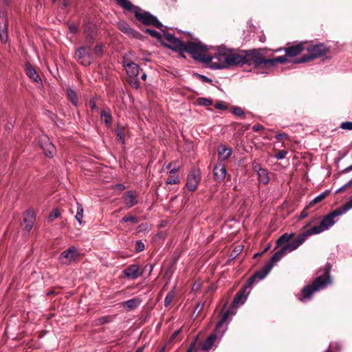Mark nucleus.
Masks as SVG:
<instances>
[{
	"label": "nucleus",
	"mask_w": 352,
	"mask_h": 352,
	"mask_svg": "<svg viewBox=\"0 0 352 352\" xmlns=\"http://www.w3.org/2000/svg\"><path fill=\"white\" fill-rule=\"evenodd\" d=\"M25 73H26L27 76L33 80L34 82H38L39 80H41V78H39L38 75L37 74L36 70L30 64H28L26 66Z\"/></svg>",
	"instance_id": "393cba45"
},
{
	"label": "nucleus",
	"mask_w": 352,
	"mask_h": 352,
	"mask_svg": "<svg viewBox=\"0 0 352 352\" xmlns=\"http://www.w3.org/2000/svg\"><path fill=\"white\" fill-rule=\"evenodd\" d=\"M294 233H284L276 241V248L283 245L278 251H277L270 258L269 262L266 263L261 270L256 272L253 276L250 277L247 280V283L251 287L254 283H257L263 280L272 270L274 265L279 261L285 254L296 250L307 240L306 236L302 232L292 242L289 241L294 237Z\"/></svg>",
	"instance_id": "f257e3e1"
},
{
	"label": "nucleus",
	"mask_w": 352,
	"mask_h": 352,
	"mask_svg": "<svg viewBox=\"0 0 352 352\" xmlns=\"http://www.w3.org/2000/svg\"><path fill=\"white\" fill-rule=\"evenodd\" d=\"M124 274L129 278L134 280L140 276L142 272L138 265H131L123 271Z\"/></svg>",
	"instance_id": "f3484780"
},
{
	"label": "nucleus",
	"mask_w": 352,
	"mask_h": 352,
	"mask_svg": "<svg viewBox=\"0 0 352 352\" xmlns=\"http://www.w3.org/2000/svg\"><path fill=\"white\" fill-rule=\"evenodd\" d=\"M131 11L133 12L135 18L142 23L145 25H153L157 28L162 27V24L160 21L149 12L143 11L139 8H136L135 6Z\"/></svg>",
	"instance_id": "6e6552de"
},
{
	"label": "nucleus",
	"mask_w": 352,
	"mask_h": 352,
	"mask_svg": "<svg viewBox=\"0 0 352 352\" xmlns=\"http://www.w3.org/2000/svg\"><path fill=\"white\" fill-rule=\"evenodd\" d=\"M144 249V244L141 241H136L135 250L137 252H142Z\"/></svg>",
	"instance_id": "de8ad7c7"
},
{
	"label": "nucleus",
	"mask_w": 352,
	"mask_h": 352,
	"mask_svg": "<svg viewBox=\"0 0 352 352\" xmlns=\"http://www.w3.org/2000/svg\"><path fill=\"white\" fill-rule=\"evenodd\" d=\"M232 153V150L224 145H221L218 149L219 157L221 160L228 159Z\"/></svg>",
	"instance_id": "5701e85b"
},
{
	"label": "nucleus",
	"mask_w": 352,
	"mask_h": 352,
	"mask_svg": "<svg viewBox=\"0 0 352 352\" xmlns=\"http://www.w3.org/2000/svg\"><path fill=\"white\" fill-rule=\"evenodd\" d=\"M83 212L84 210L82 206L80 203L77 202V210L75 218L80 225L82 223Z\"/></svg>",
	"instance_id": "cd10ccee"
},
{
	"label": "nucleus",
	"mask_w": 352,
	"mask_h": 352,
	"mask_svg": "<svg viewBox=\"0 0 352 352\" xmlns=\"http://www.w3.org/2000/svg\"><path fill=\"white\" fill-rule=\"evenodd\" d=\"M62 6L64 8H66L69 6V0H62Z\"/></svg>",
	"instance_id": "338daca9"
},
{
	"label": "nucleus",
	"mask_w": 352,
	"mask_h": 352,
	"mask_svg": "<svg viewBox=\"0 0 352 352\" xmlns=\"http://www.w3.org/2000/svg\"><path fill=\"white\" fill-rule=\"evenodd\" d=\"M201 77L204 79V80L206 82H212V80L208 78V77L206 76H201Z\"/></svg>",
	"instance_id": "774afa93"
},
{
	"label": "nucleus",
	"mask_w": 352,
	"mask_h": 352,
	"mask_svg": "<svg viewBox=\"0 0 352 352\" xmlns=\"http://www.w3.org/2000/svg\"><path fill=\"white\" fill-rule=\"evenodd\" d=\"M217 340V336L214 333L210 335L207 339L202 343L200 347L201 351H208L213 346Z\"/></svg>",
	"instance_id": "412c9836"
},
{
	"label": "nucleus",
	"mask_w": 352,
	"mask_h": 352,
	"mask_svg": "<svg viewBox=\"0 0 352 352\" xmlns=\"http://www.w3.org/2000/svg\"><path fill=\"white\" fill-rule=\"evenodd\" d=\"M121 223H131L132 224H137L140 222V219L138 217L128 214L124 216L120 221Z\"/></svg>",
	"instance_id": "c756f323"
},
{
	"label": "nucleus",
	"mask_w": 352,
	"mask_h": 352,
	"mask_svg": "<svg viewBox=\"0 0 352 352\" xmlns=\"http://www.w3.org/2000/svg\"><path fill=\"white\" fill-rule=\"evenodd\" d=\"M330 265L327 264L322 275L318 276L311 285H307L302 289V294L298 297L301 302L309 300L313 294L324 289L331 283L330 277Z\"/></svg>",
	"instance_id": "39448f33"
},
{
	"label": "nucleus",
	"mask_w": 352,
	"mask_h": 352,
	"mask_svg": "<svg viewBox=\"0 0 352 352\" xmlns=\"http://www.w3.org/2000/svg\"><path fill=\"white\" fill-rule=\"evenodd\" d=\"M130 79L131 80L129 81V83L131 85V87L136 89H138V87L140 86V82H139V80H138V78H130Z\"/></svg>",
	"instance_id": "09e8293b"
},
{
	"label": "nucleus",
	"mask_w": 352,
	"mask_h": 352,
	"mask_svg": "<svg viewBox=\"0 0 352 352\" xmlns=\"http://www.w3.org/2000/svg\"><path fill=\"white\" fill-rule=\"evenodd\" d=\"M287 154V151H285V150H281V151H279L276 155H275V158L277 159V160H283L284 159L286 155Z\"/></svg>",
	"instance_id": "c03bdc74"
},
{
	"label": "nucleus",
	"mask_w": 352,
	"mask_h": 352,
	"mask_svg": "<svg viewBox=\"0 0 352 352\" xmlns=\"http://www.w3.org/2000/svg\"><path fill=\"white\" fill-rule=\"evenodd\" d=\"M258 180L261 183L266 185L270 182V177L268 176V172L266 169L263 168L257 173Z\"/></svg>",
	"instance_id": "a878e982"
},
{
	"label": "nucleus",
	"mask_w": 352,
	"mask_h": 352,
	"mask_svg": "<svg viewBox=\"0 0 352 352\" xmlns=\"http://www.w3.org/2000/svg\"><path fill=\"white\" fill-rule=\"evenodd\" d=\"M112 317L110 316H104L100 317L96 320V325H102L106 323H109L111 321Z\"/></svg>",
	"instance_id": "f704fd0d"
},
{
	"label": "nucleus",
	"mask_w": 352,
	"mask_h": 352,
	"mask_svg": "<svg viewBox=\"0 0 352 352\" xmlns=\"http://www.w3.org/2000/svg\"><path fill=\"white\" fill-rule=\"evenodd\" d=\"M283 50L288 58H293L300 54L305 50V47L303 43H300L285 47Z\"/></svg>",
	"instance_id": "2eb2a0df"
},
{
	"label": "nucleus",
	"mask_w": 352,
	"mask_h": 352,
	"mask_svg": "<svg viewBox=\"0 0 352 352\" xmlns=\"http://www.w3.org/2000/svg\"><path fill=\"white\" fill-rule=\"evenodd\" d=\"M68 29L71 33L76 34L78 31V26L74 23H69Z\"/></svg>",
	"instance_id": "8fccbe9b"
},
{
	"label": "nucleus",
	"mask_w": 352,
	"mask_h": 352,
	"mask_svg": "<svg viewBox=\"0 0 352 352\" xmlns=\"http://www.w3.org/2000/svg\"><path fill=\"white\" fill-rule=\"evenodd\" d=\"M8 19L6 16L0 12V38L3 43H6L8 41Z\"/></svg>",
	"instance_id": "dca6fc26"
},
{
	"label": "nucleus",
	"mask_w": 352,
	"mask_h": 352,
	"mask_svg": "<svg viewBox=\"0 0 352 352\" xmlns=\"http://www.w3.org/2000/svg\"><path fill=\"white\" fill-rule=\"evenodd\" d=\"M39 144L46 156L52 157L56 153V148L48 137L45 135L41 136Z\"/></svg>",
	"instance_id": "ddd939ff"
},
{
	"label": "nucleus",
	"mask_w": 352,
	"mask_h": 352,
	"mask_svg": "<svg viewBox=\"0 0 352 352\" xmlns=\"http://www.w3.org/2000/svg\"><path fill=\"white\" fill-rule=\"evenodd\" d=\"M118 29L122 31V32L130 35L133 36L134 35V31L133 29H131L129 25L124 21H120L118 23Z\"/></svg>",
	"instance_id": "b1692460"
},
{
	"label": "nucleus",
	"mask_w": 352,
	"mask_h": 352,
	"mask_svg": "<svg viewBox=\"0 0 352 352\" xmlns=\"http://www.w3.org/2000/svg\"><path fill=\"white\" fill-rule=\"evenodd\" d=\"M101 119L105 123V124L109 126L111 124V116L109 113L106 112L104 110L101 112Z\"/></svg>",
	"instance_id": "473e14b6"
},
{
	"label": "nucleus",
	"mask_w": 352,
	"mask_h": 352,
	"mask_svg": "<svg viewBox=\"0 0 352 352\" xmlns=\"http://www.w3.org/2000/svg\"><path fill=\"white\" fill-rule=\"evenodd\" d=\"M232 113L236 116H242L244 115L243 109L238 107H233Z\"/></svg>",
	"instance_id": "49530a36"
},
{
	"label": "nucleus",
	"mask_w": 352,
	"mask_h": 352,
	"mask_svg": "<svg viewBox=\"0 0 352 352\" xmlns=\"http://www.w3.org/2000/svg\"><path fill=\"white\" fill-rule=\"evenodd\" d=\"M122 197L128 208H130L138 204L137 197L131 190L125 192Z\"/></svg>",
	"instance_id": "6ab92c4d"
},
{
	"label": "nucleus",
	"mask_w": 352,
	"mask_h": 352,
	"mask_svg": "<svg viewBox=\"0 0 352 352\" xmlns=\"http://www.w3.org/2000/svg\"><path fill=\"white\" fill-rule=\"evenodd\" d=\"M252 50L239 53L236 50L219 46L217 47L214 54L210 55L212 60L209 61V63L210 67L214 69L228 68L230 66L239 64L252 65Z\"/></svg>",
	"instance_id": "f03ea898"
},
{
	"label": "nucleus",
	"mask_w": 352,
	"mask_h": 352,
	"mask_svg": "<svg viewBox=\"0 0 352 352\" xmlns=\"http://www.w3.org/2000/svg\"><path fill=\"white\" fill-rule=\"evenodd\" d=\"M213 174L214 179L218 182H221L225 179L226 169L222 164L217 165L214 167Z\"/></svg>",
	"instance_id": "aec40b11"
},
{
	"label": "nucleus",
	"mask_w": 352,
	"mask_h": 352,
	"mask_svg": "<svg viewBox=\"0 0 352 352\" xmlns=\"http://www.w3.org/2000/svg\"><path fill=\"white\" fill-rule=\"evenodd\" d=\"M320 219V217H316L315 218H314L311 221H310L309 222H308L307 223H306L304 226H303V229H306L307 227L310 226L316 220H318Z\"/></svg>",
	"instance_id": "052dcab7"
},
{
	"label": "nucleus",
	"mask_w": 352,
	"mask_h": 352,
	"mask_svg": "<svg viewBox=\"0 0 352 352\" xmlns=\"http://www.w3.org/2000/svg\"><path fill=\"white\" fill-rule=\"evenodd\" d=\"M352 208V197L343 206L336 208L331 213L326 215L320 221V224L303 232L307 238L314 234H318L329 230L335 223V218L346 213Z\"/></svg>",
	"instance_id": "7ed1b4c3"
},
{
	"label": "nucleus",
	"mask_w": 352,
	"mask_h": 352,
	"mask_svg": "<svg viewBox=\"0 0 352 352\" xmlns=\"http://www.w3.org/2000/svg\"><path fill=\"white\" fill-rule=\"evenodd\" d=\"M92 52L95 58L100 56L102 54V46L101 45H96L95 48L92 50Z\"/></svg>",
	"instance_id": "4c0bfd02"
},
{
	"label": "nucleus",
	"mask_w": 352,
	"mask_h": 352,
	"mask_svg": "<svg viewBox=\"0 0 352 352\" xmlns=\"http://www.w3.org/2000/svg\"><path fill=\"white\" fill-rule=\"evenodd\" d=\"M229 314H230V311H228V310H227L226 312H224L222 314L221 319L217 324L216 329L220 328L226 322V320L229 316Z\"/></svg>",
	"instance_id": "c9c22d12"
},
{
	"label": "nucleus",
	"mask_w": 352,
	"mask_h": 352,
	"mask_svg": "<svg viewBox=\"0 0 352 352\" xmlns=\"http://www.w3.org/2000/svg\"><path fill=\"white\" fill-rule=\"evenodd\" d=\"M75 57L80 64L85 66L89 65L96 59L92 49L88 46L78 48L75 53Z\"/></svg>",
	"instance_id": "1a4fd4ad"
},
{
	"label": "nucleus",
	"mask_w": 352,
	"mask_h": 352,
	"mask_svg": "<svg viewBox=\"0 0 352 352\" xmlns=\"http://www.w3.org/2000/svg\"><path fill=\"white\" fill-rule=\"evenodd\" d=\"M186 352H207L201 351L199 348L196 346V340H195L194 342L190 344L188 349Z\"/></svg>",
	"instance_id": "58836bf2"
},
{
	"label": "nucleus",
	"mask_w": 352,
	"mask_h": 352,
	"mask_svg": "<svg viewBox=\"0 0 352 352\" xmlns=\"http://www.w3.org/2000/svg\"><path fill=\"white\" fill-rule=\"evenodd\" d=\"M251 288L252 287L246 283L234 296L232 302L233 306L243 305L245 302Z\"/></svg>",
	"instance_id": "4468645a"
},
{
	"label": "nucleus",
	"mask_w": 352,
	"mask_h": 352,
	"mask_svg": "<svg viewBox=\"0 0 352 352\" xmlns=\"http://www.w3.org/2000/svg\"><path fill=\"white\" fill-rule=\"evenodd\" d=\"M89 106L93 110H97L96 104L94 100L89 102Z\"/></svg>",
	"instance_id": "69168bd1"
},
{
	"label": "nucleus",
	"mask_w": 352,
	"mask_h": 352,
	"mask_svg": "<svg viewBox=\"0 0 352 352\" xmlns=\"http://www.w3.org/2000/svg\"><path fill=\"white\" fill-rule=\"evenodd\" d=\"M329 194V190H326L319 195L316 196L313 200H311L309 203V206H313L316 204H318L322 201Z\"/></svg>",
	"instance_id": "c85d7f7f"
},
{
	"label": "nucleus",
	"mask_w": 352,
	"mask_h": 352,
	"mask_svg": "<svg viewBox=\"0 0 352 352\" xmlns=\"http://www.w3.org/2000/svg\"><path fill=\"white\" fill-rule=\"evenodd\" d=\"M175 293L174 289H172L170 291L164 299V306L168 307L170 305V303L173 302V299L175 298Z\"/></svg>",
	"instance_id": "72a5a7b5"
},
{
	"label": "nucleus",
	"mask_w": 352,
	"mask_h": 352,
	"mask_svg": "<svg viewBox=\"0 0 352 352\" xmlns=\"http://www.w3.org/2000/svg\"><path fill=\"white\" fill-rule=\"evenodd\" d=\"M60 215V212L58 209L53 210L49 215V220L53 221L55 219L58 218Z\"/></svg>",
	"instance_id": "ea45409f"
},
{
	"label": "nucleus",
	"mask_w": 352,
	"mask_h": 352,
	"mask_svg": "<svg viewBox=\"0 0 352 352\" xmlns=\"http://www.w3.org/2000/svg\"><path fill=\"white\" fill-rule=\"evenodd\" d=\"M352 170V165L346 167V168L343 169L342 171H340V174H344L346 173H349V171Z\"/></svg>",
	"instance_id": "e2e57ef3"
},
{
	"label": "nucleus",
	"mask_w": 352,
	"mask_h": 352,
	"mask_svg": "<svg viewBox=\"0 0 352 352\" xmlns=\"http://www.w3.org/2000/svg\"><path fill=\"white\" fill-rule=\"evenodd\" d=\"M201 173L199 170H192L187 176L186 187L191 192L195 191L201 181Z\"/></svg>",
	"instance_id": "9b49d317"
},
{
	"label": "nucleus",
	"mask_w": 352,
	"mask_h": 352,
	"mask_svg": "<svg viewBox=\"0 0 352 352\" xmlns=\"http://www.w3.org/2000/svg\"><path fill=\"white\" fill-rule=\"evenodd\" d=\"M252 65L261 74H268L277 63L289 62L286 54L275 58H265L261 50H252Z\"/></svg>",
	"instance_id": "20e7f679"
},
{
	"label": "nucleus",
	"mask_w": 352,
	"mask_h": 352,
	"mask_svg": "<svg viewBox=\"0 0 352 352\" xmlns=\"http://www.w3.org/2000/svg\"><path fill=\"white\" fill-rule=\"evenodd\" d=\"M197 103L202 106H210L212 105V102L210 99L206 98H199L197 99Z\"/></svg>",
	"instance_id": "e433bc0d"
},
{
	"label": "nucleus",
	"mask_w": 352,
	"mask_h": 352,
	"mask_svg": "<svg viewBox=\"0 0 352 352\" xmlns=\"http://www.w3.org/2000/svg\"><path fill=\"white\" fill-rule=\"evenodd\" d=\"M80 254L75 247L63 251L59 256L58 261L61 264L69 265L78 258Z\"/></svg>",
	"instance_id": "f8f14e48"
},
{
	"label": "nucleus",
	"mask_w": 352,
	"mask_h": 352,
	"mask_svg": "<svg viewBox=\"0 0 352 352\" xmlns=\"http://www.w3.org/2000/svg\"><path fill=\"white\" fill-rule=\"evenodd\" d=\"M179 182V179L177 176H171L169 177L166 180V184H176Z\"/></svg>",
	"instance_id": "a19ab883"
},
{
	"label": "nucleus",
	"mask_w": 352,
	"mask_h": 352,
	"mask_svg": "<svg viewBox=\"0 0 352 352\" xmlns=\"http://www.w3.org/2000/svg\"><path fill=\"white\" fill-rule=\"evenodd\" d=\"M141 300L139 298H131L122 303V306L127 311H131L140 305Z\"/></svg>",
	"instance_id": "4be33fe9"
},
{
	"label": "nucleus",
	"mask_w": 352,
	"mask_h": 352,
	"mask_svg": "<svg viewBox=\"0 0 352 352\" xmlns=\"http://www.w3.org/2000/svg\"><path fill=\"white\" fill-rule=\"evenodd\" d=\"M263 129H264V127L260 124H256L254 125L252 127V129L254 131H259L261 130H263Z\"/></svg>",
	"instance_id": "bf43d9fd"
},
{
	"label": "nucleus",
	"mask_w": 352,
	"mask_h": 352,
	"mask_svg": "<svg viewBox=\"0 0 352 352\" xmlns=\"http://www.w3.org/2000/svg\"><path fill=\"white\" fill-rule=\"evenodd\" d=\"M115 189H117L120 191L124 190L125 189V186L122 184H118L115 186Z\"/></svg>",
	"instance_id": "680f3d73"
},
{
	"label": "nucleus",
	"mask_w": 352,
	"mask_h": 352,
	"mask_svg": "<svg viewBox=\"0 0 352 352\" xmlns=\"http://www.w3.org/2000/svg\"><path fill=\"white\" fill-rule=\"evenodd\" d=\"M117 3L122 8L127 10H132L134 8V6L128 0H116Z\"/></svg>",
	"instance_id": "2f4dec72"
},
{
	"label": "nucleus",
	"mask_w": 352,
	"mask_h": 352,
	"mask_svg": "<svg viewBox=\"0 0 352 352\" xmlns=\"http://www.w3.org/2000/svg\"><path fill=\"white\" fill-rule=\"evenodd\" d=\"M311 206H309V204L308 206H307L300 213V219H305V217H307L309 214V212H308V209L309 208H310Z\"/></svg>",
	"instance_id": "3c124183"
},
{
	"label": "nucleus",
	"mask_w": 352,
	"mask_h": 352,
	"mask_svg": "<svg viewBox=\"0 0 352 352\" xmlns=\"http://www.w3.org/2000/svg\"><path fill=\"white\" fill-rule=\"evenodd\" d=\"M67 96L70 100L72 103L77 106L78 104V98L76 92L71 88L67 87Z\"/></svg>",
	"instance_id": "bb28decb"
},
{
	"label": "nucleus",
	"mask_w": 352,
	"mask_h": 352,
	"mask_svg": "<svg viewBox=\"0 0 352 352\" xmlns=\"http://www.w3.org/2000/svg\"><path fill=\"white\" fill-rule=\"evenodd\" d=\"M214 107L217 109L225 110L227 109L226 104L223 102H219L215 104Z\"/></svg>",
	"instance_id": "5fc2aeb1"
},
{
	"label": "nucleus",
	"mask_w": 352,
	"mask_h": 352,
	"mask_svg": "<svg viewBox=\"0 0 352 352\" xmlns=\"http://www.w3.org/2000/svg\"><path fill=\"white\" fill-rule=\"evenodd\" d=\"M35 218V213L34 210L30 209L26 210L24 213L23 221L24 222H34Z\"/></svg>",
	"instance_id": "7c9ffc66"
},
{
	"label": "nucleus",
	"mask_w": 352,
	"mask_h": 352,
	"mask_svg": "<svg viewBox=\"0 0 352 352\" xmlns=\"http://www.w3.org/2000/svg\"><path fill=\"white\" fill-rule=\"evenodd\" d=\"M307 54L303 55L300 58H296L294 61V63H302L311 61L316 58L326 55L329 50L324 44L320 43L314 45H311L306 48Z\"/></svg>",
	"instance_id": "0eeeda50"
},
{
	"label": "nucleus",
	"mask_w": 352,
	"mask_h": 352,
	"mask_svg": "<svg viewBox=\"0 0 352 352\" xmlns=\"http://www.w3.org/2000/svg\"><path fill=\"white\" fill-rule=\"evenodd\" d=\"M116 135H117V137L118 138V140L122 143L124 144V133L122 132V129H117L116 130Z\"/></svg>",
	"instance_id": "37998d69"
},
{
	"label": "nucleus",
	"mask_w": 352,
	"mask_h": 352,
	"mask_svg": "<svg viewBox=\"0 0 352 352\" xmlns=\"http://www.w3.org/2000/svg\"><path fill=\"white\" fill-rule=\"evenodd\" d=\"M146 32H148L150 35H151L153 37H155V38H160L162 37V36L159 33L157 32V31L155 30H151V29H148L147 28L146 30Z\"/></svg>",
	"instance_id": "a18cd8bd"
},
{
	"label": "nucleus",
	"mask_w": 352,
	"mask_h": 352,
	"mask_svg": "<svg viewBox=\"0 0 352 352\" xmlns=\"http://www.w3.org/2000/svg\"><path fill=\"white\" fill-rule=\"evenodd\" d=\"M252 169L254 170V171H255L258 173L260 170H261L263 169V168L261 166V165L258 162L254 161L252 163Z\"/></svg>",
	"instance_id": "864d4df0"
},
{
	"label": "nucleus",
	"mask_w": 352,
	"mask_h": 352,
	"mask_svg": "<svg viewBox=\"0 0 352 352\" xmlns=\"http://www.w3.org/2000/svg\"><path fill=\"white\" fill-rule=\"evenodd\" d=\"M123 65L128 76L130 78H137L140 72V67L138 65L133 62L126 63L124 61Z\"/></svg>",
	"instance_id": "a211bd4d"
},
{
	"label": "nucleus",
	"mask_w": 352,
	"mask_h": 352,
	"mask_svg": "<svg viewBox=\"0 0 352 352\" xmlns=\"http://www.w3.org/2000/svg\"><path fill=\"white\" fill-rule=\"evenodd\" d=\"M340 128L344 130L352 131V122H344L341 123Z\"/></svg>",
	"instance_id": "79ce46f5"
},
{
	"label": "nucleus",
	"mask_w": 352,
	"mask_h": 352,
	"mask_svg": "<svg viewBox=\"0 0 352 352\" xmlns=\"http://www.w3.org/2000/svg\"><path fill=\"white\" fill-rule=\"evenodd\" d=\"M181 329L176 330L170 336L169 342H173L175 338L180 333Z\"/></svg>",
	"instance_id": "13d9d810"
},
{
	"label": "nucleus",
	"mask_w": 352,
	"mask_h": 352,
	"mask_svg": "<svg viewBox=\"0 0 352 352\" xmlns=\"http://www.w3.org/2000/svg\"><path fill=\"white\" fill-rule=\"evenodd\" d=\"M163 45L180 54L184 53V42L181 41L171 34H164L161 38Z\"/></svg>",
	"instance_id": "9d476101"
},
{
	"label": "nucleus",
	"mask_w": 352,
	"mask_h": 352,
	"mask_svg": "<svg viewBox=\"0 0 352 352\" xmlns=\"http://www.w3.org/2000/svg\"><path fill=\"white\" fill-rule=\"evenodd\" d=\"M351 184H352V179L348 183H346L345 185H344L342 187H340V188H338L336 192L339 193V192L344 191L347 187L350 186Z\"/></svg>",
	"instance_id": "6e6d98bb"
},
{
	"label": "nucleus",
	"mask_w": 352,
	"mask_h": 352,
	"mask_svg": "<svg viewBox=\"0 0 352 352\" xmlns=\"http://www.w3.org/2000/svg\"><path fill=\"white\" fill-rule=\"evenodd\" d=\"M287 137H288L287 134H286L285 133H279V134L276 135V139L278 140H281L287 139Z\"/></svg>",
	"instance_id": "4d7b16f0"
},
{
	"label": "nucleus",
	"mask_w": 352,
	"mask_h": 352,
	"mask_svg": "<svg viewBox=\"0 0 352 352\" xmlns=\"http://www.w3.org/2000/svg\"><path fill=\"white\" fill-rule=\"evenodd\" d=\"M26 223H27V224L25 226V229L27 231H30L32 229V226H33L34 222H26Z\"/></svg>",
	"instance_id": "0e129e2a"
},
{
	"label": "nucleus",
	"mask_w": 352,
	"mask_h": 352,
	"mask_svg": "<svg viewBox=\"0 0 352 352\" xmlns=\"http://www.w3.org/2000/svg\"><path fill=\"white\" fill-rule=\"evenodd\" d=\"M207 50L206 46L200 43H184V52H186L190 54L195 60L209 63V61L211 60L212 58H210V55L206 54Z\"/></svg>",
	"instance_id": "423d86ee"
},
{
	"label": "nucleus",
	"mask_w": 352,
	"mask_h": 352,
	"mask_svg": "<svg viewBox=\"0 0 352 352\" xmlns=\"http://www.w3.org/2000/svg\"><path fill=\"white\" fill-rule=\"evenodd\" d=\"M90 28H91L90 26L87 25L85 29V33L87 34V36H86L87 40L89 42H91V41L94 39V37L91 34L88 33Z\"/></svg>",
	"instance_id": "603ef678"
}]
</instances>
